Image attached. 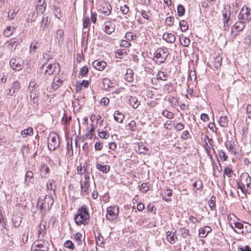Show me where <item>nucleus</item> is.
<instances>
[{
    "label": "nucleus",
    "instance_id": "obj_40",
    "mask_svg": "<svg viewBox=\"0 0 251 251\" xmlns=\"http://www.w3.org/2000/svg\"><path fill=\"white\" fill-rule=\"evenodd\" d=\"M224 173L225 176H226L228 177H231L233 174V171L230 168L225 167L224 170Z\"/></svg>",
    "mask_w": 251,
    "mask_h": 251
},
{
    "label": "nucleus",
    "instance_id": "obj_23",
    "mask_svg": "<svg viewBox=\"0 0 251 251\" xmlns=\"http://www.w3.org/2000/svg\"><path fill=\"white\" fill-rule=\"evenodd\" d=\"M96 167L98 170L105 174L108 173L110 170L109 165H102L100 163H97Z\"/></svg>",
    "mask_w": 251,
    "mask_h": 251
},
{
    "label": "nucleus",
    "instance_id": "obj_50",
    "mask_svg": "<svg viewBox=\"0 0 251 251\" xmlns=\"http://www.w3.org/2000/svg\"><path fill=\"white\" fill-rule=\"evenodd\" d=\"M174 21V17L173 16H170L167 17L165 20V24L167 25L171 26L173 25Z\"/></svg>",
    "mask_w": 251,
    "mask_h": 251
},
{
    "label": "nucleus",
    "instance_id": "obj_25",
    "mask_svg": "<svg viewBox=\"0 0 251 251\" xmlns=\"http://www.w3.org/2000/svg\"><path fill=\"white\" fill-rule=\"evenodd\" d=\"M50 22V19L48 17H43L42 18V20L40 22V26L43 31H45L47 29Z\"/></svg>",
    "mask_w": 251,
    "mask_h": 251
},
{
    "label": "nucleus",
    "instance_id": "obj_62",
    "mask_svg": "<svg viewBox=\"0 0 251 251\" xmlns=\"http://www.w3.org/2000/svg\"><path fill=\"white\" fill-rule=\"evenodd\" d=\"M189 135V132L188 130H185L182 132L181 137L183 140H186L188 138Z\"/></svg>",
    "mask_w": 251,
    "mask_h": 251
},
{
    "label": "nucleus",
    "instance_id": "obj_21",
    "mask_svg": "<svg viewBox=\"0 0 251 251\" xmlns=\"http://www.w3.org/2000/svg\"><path fill=\"white\" fill-rule=\"evenodd\" d=\"M128 101L129 104L134 109L137 108L140 104L136 97L129 96Z\"/></svg>",
    "mask_w": 251,
    "mask_h": 251
},
{
    "label": "nucleus",
    "instance_id": "obj_19",
    "mask_svg": "<svg viewBox=\"0 0 251 251\" xmlns=\"http://www.w3.org/2000/svg\"><path fill=\"white\" fill-rule=\"evenodd\" d=\"M163 39L167 42L170 43H173L176 39V37L174 34L167 32H165L163 34Z\"/></svg>",
    "mask_w": 251,
    "mask_h": 251
},
{
    "label": "nucleus",
    "instance_id": "obj_53",
    "mask_svg": "<svg viewBox=\"0 0 251 251\" xmlns=\"http://www.w3.org/2000/svg\"><path fill=\"white\" fill-rule=\"evenodd\" d=\"M20 88V85L18 81H14L12 84V89L15 92H17Z\"/></svg>",
    "mask_w": 251,
    "mask_h": 251
},
{
    "label": "nucleus",
    "instance_id": "obj_33",
    "mask_svg": "<svg viewBox=\"0 0 251 251\" xmlns=\"http://www.w3.org/2000/svg\"><path fill=\"white\" fill-rule=\"evenodd\" d=\"M44 201L46 203L48 208L52 206L54 201L52 197L50 195H46Z\"/></svg>",
    "mask_w": 251,
    "mask_h": 251
},
{
    "label": "nucleus",
    "instance_id": "obj_3",
    "mask_svg": "<svg viewBox=\"0 0 251 251\" xmlns=\"http://www.w3.org/2000/svg\"><path fill=\"white\" fill-rule=\"evenodd\" d=\"M169 53L167 48H158L154 53V57L159 60V64L164 63L167 58Z\"/></svg>",
    "mask_w": 251,
    "mask_h": 251
},
{
    "label": "nucleus",
    "instance_id": "obj_5",
    "mask_svg": "<svg viewBox=\"0 0 251 251\" xmlns=\"http://www.w3.org/2000/svg\"><path fill=\"white\" fill-rule=\"evenodd\" d=\"M238 18L239 20L249 23L251 20V9L244 5L240 10Z\"/></svg>",
    "mask_w": 251,
    "mask_h": 251
},
{
    "label": "nucleus",
    "instance_id": "obj_41",
    "mask_svg": "<svg viewBox=\"0 0 251 251\" xmlns=\"http://www.w3.org/2000/svg\"><path fill=\"white\" fill-rule=\"evenodd\" d=\"M38 13H39L38 12L37 10H34L29 13L28 16V21H30L31 22H34Z\"/></svg>",
    "mask_w": 251,
    "mask_h": 251
},
{
    "label": "nucleus",
    "instance_id": "obj_47",
    "mask_svg": "<svg viewBox=\"0 0 251 251\" xmlns=\"http://www.w3.org/2000/svg\"><path fill=\"white\" fill-rule=\"evenodd\" d=\"M214 67L218 69L222 64V58L220 57L217 56L214 60Z\"/></svg>",
    "mask_w": 251,
    "mask_h": 251
},
{
    "label": "nucleus",
    "instance_id": "obj_7",
    "mask_svg": "<svg viewBox=\"0 0 251 251\" xmlns=\"http://www.w3.org/2000/svg\"><path fill=\"white\" fill-rule=\"evenodd\" d=\"M230 8L229 5H225L222 11V21L224 24L223 27L224 30H226L229 27L228 23L231 15Z\"/></svg>",
    "mask_w": 251,
    "mask_h": 251
},
{
    "label": "nucleus",
    "instance_id": "obj_61",
    "mask_svg": "<svg viewBox=\"0 0 251 251\" xmlns=\"http://www.w3.org/2000/svg\"><path fill=\"white\" fill-rule=\"evenodd\" d=\"M247 115L249 119H251V105L248 104L246 108Z\"/></svg>",
    "mask_w": 251,
    "mask_h": 251
},
{
    "label": "nucleus",
    "instance_id": "obj_10",
    "mask_svg": "<svg viewBox=\"0 0 251 251\" xmlns=\"http://www.w3.org/2000/svg\"><path fill=\"white\" fill-rule=\"evenodd\" d=\"M99 9L102 13L105 15H109L111 13L112 7L108 2L103 1L99 6Z\"/></svg>",
    "mask_w": 251,
    "mask_h": 251
},
{
    "label": "nucleus",
    "instance_id": "obj_49",
    "mask_svg": "<svg viewBox=\"0 0 251 251\" xmlns=\"http://www.w3.org/2000/svg\"><path fill=\"white\" fill-rule=\"evenodd\" d=\"M64 246L71 250L75 249V245L74 243L70 240H67L64 243Z\"/></svg>",
    "mask_w": 251,
    "mask_h": 251
},
{
    "label": "nucleus",
    "instance_id": "obj_64",
    "mask_svg": "<svg viewBox=\"0 0 251 251\" xmlns=\"http://www.w3.org/2000/svg\"><path fill=\"white\" fill-rule=\"evenodd\" d=\"M96 150L100 151L102 149V143L100 142H96L95 145Z\"/></svg>",
    "mask_w": 251,
    "mask_h": 251
},
{
    "label": "nucleus",
    "instance_id": "obj_45",
    "mask_svg": "<svg viewBox=\"0 0 251 251\" xmlns=\"http://www.w3.org/2000/svg\"><path fill=\"white\" fill-rule=\"evenodd\" d=\"M157 79L162 80H166L167 78V75L165 74L164 72L159 71L157 75Z\"/></svg>",
    "mask_w": 251,
    "mask_h": 251
},
{
    "label": "nucleus",
    "instance_id": "obj_57",
    "mask_svg": "<svg viewBox=\"0 0 251 251\" xmlns=\"http://www.w3.org/2000/svg\"><path fill=\"white\" fill-rule=\"evenodd\" d=\"M100 137L104 139H107L109 137V134L105 131H101L99 133Z\"/></svg>",
    "mask_w": 251,
    "mask_h": 251
},
{
    "label": "nucleus",
    "instance_id": "obj_36",
    "mask_svg": "<svg viewBox=\"0 0 251 251\" xmlns=\"http://www.w3.org/2000/svg\"><path fill=\"white\" fill-rule=\"evenodd\" d=\"M209 206L211 210H214L216 206V197L212 196L208 201Z\"/></svg>",
    "mask_w": 251,
    "mask_h": 251
},
{
    "label": "nucleus",
    "instance_id": "obj_9",
    "mask_svg": "<svg viewBox=\"0 0 251 251\" xmlns=\"http://www.w3.org/2000/svg\"><path fill=\"white\" fill-rule=\"evenodd\" d=\"M9 64L11 68L16 71H20L23 67L22 61L20 58H12Z\"/></svg>",
    "mask_w": 251,
    "mask_h": 251
},
{
    "label": "nucleus",
    "instance_id": "obj_43",
    "mask_svg": "<svg viewBox=\"0 0 251 251\" xmlns=\"http://www.w3.org/2000/svg\"><path fill=\"white\" fill-rule=\"evenodd\" d=\"M162 115L169 119H172L174 118L173 113L167 110H163L162 112Z\"/></svg>",
    "mask_w": 251,
    "mask_h": 251
},
{
    "label": "nucleus",
    "instance_id": "obj_29",
    "mask_svg": "<svg viewBox=\"0 0 251 251\" xmlns=\"http://www.w3.org/2000/svg\"><path fill=\"white\" fill-rule=\"evenodd\" d=\"M125 79L128 82H132L133 80V72L131 69H127L126 73L125 75Z\"/></svg>",
    "mask_w": 251,
    "mask_h": 251
},
{
    "label": "nucleus",
    "instance_id": "obj_44",
    "mask_svg": "<svg viewBox=\"0 0 251 251\" xmlns=\"http://www.w3.org/2000/svg\"><path fill=\"white\" fill-rule=\"evenodd\" d=\"M127 126L128 129L132 131H135L137 129L136 124L134 121H131L128 123Z\"/></svg>",
    "mask_w": 251,
    "mask_h": 251
},
{
    "label": "nucleus",
    "instance_id": "obj_1",
    "mask_svg": "<svg viewBox=\"0 0 251 251\" xmlns=\"http://www.w3.org/2000/svg\"><path fill=\"white\" fill-rule=\"evenodd\" d=\"M75 221L77 225H86L90 220V214L85 205H83L77 210V213L75 216Z\"/></svg>",
    "mask_w": 251,
    "mask_h": 251
},
{
    "label": "nucleus",
    "instance_id": "obj_35",
    "mask_svg": "<svg viewBox=\"0 0 251 251\" xmlns=\"http://www.w3.org/2000/svg\"><path fill=\"white\" fill-rule=\"evenodd\" d=\"M179 25L181 30L182 32H185L188 29V25L187 22L185 20L180 21L179 22Z\"/></svg>",
    "mask_w": 251,
    "mask_h": 251
},
{
    "label": "nucleus",
    "instance_id": "obj_12",
    "mask_svg": "<svg viewBox=\"0 0 251 251\" xmlns=\"http://www.w3.org/2000/svg\"><path fill=\"white\" fill-rule=\"evenodd\" d=\"M246 23H247L242 20H239L236 22L233 26L231 31V33L233 32V28L236 30L238 32L242 31L245 27Z\"/></svg>",
    "mask_w": 251,
    "mask_h": 251
},
{
    "label": "nucleus",
    "instance_id": "obj_6",
    "mask_svg": "<svg viewBox=\"0 0 251 251\" xmlns=\"http://www.w3.org/2000/svg\"><path fill=\"white\" fill-rule=\"evenodd\" d=\"M50 244L45 240L36 241L31 247V250L35 251H48L49 249Z\"/></svg>",
    "mask_w": 251,
    "mask_h": 251
},
{
    "label": "nucleus",
    "instance_id": "obj_46",
    "mask_svg": "<svg viewBox=\"0 0 251 251\" xmlns=\"http://www.w3.org/2000/svg\"><path fill=\"white\" fill-rule=\"evenodd\" d=\"M125 37L128 41L135 40L136 36L135 34H133L132 32H127L126 34Z\"/></svg>",
    "mask_w": 251,
    "mask_h": 251
},
{
    "label": "nucleus",
    "instance_id": "obj_63",
    "mask_svg": "<svg viewBox=\"0 0 251 251\" xmlns=\"http://www.w3.org/2000/svg\"><path fill=\"white\" fill-rule=\"evenodd\" d=\"M22 240L24 244H25L28 240V232L25 231L22 236Z\"/></svg>",
    "mask_w": 251,
    "mask_h": 251
},
{
    "label": "nucleus",
    "instance_id": "obj_37",
    "mask_svg": "<svg viewBox=\"0 0 251 251\" xmlns=\"http://www.w3.org/2000/svg\"><path fill=\"white\" fill-rule=\"evenodd\" d=\"M39 46L40 43L38 41H34L33 43H32L30 47V52H36V50Z\"/></svg>",
    "mask_w": 251,
    "mask_h": 251
},
{
    "label": "nucleus",
    "instance_id": "obj_26",
    "mask_svg": "<svg viewBox=\"0 0 251 251\" xmlns=\"http://www.w3.org/2000/svg\"><path fill=\"white\" fill-rule=\"evenodd\" d=\"M114 118L118 123H122L124 119V115L119 111H116L114 114Z\"/></svg>",
    "mask_w": 251,
    "mask_h": 251
},
{
    "label": "nucleus",
    "instance_id": "obj_8",
    "mask_svg": "<svg viewBox=\"0 0 251 251\" xmlns=\"http://www.w3.org/2000/svg\"><path fill=\"white\" fill-rule=\"evenodd\" d=\"M106 218L110 221H113L117 218L119 213V208L118 206H110L107 208Z\"/></svg>",
    "mask_w": 251,
    "mask_h": 251
},
{
    "label": "nucleus",
    "instance_id": "obj_20",
    "mask_svg": "<svg viewBox=\"0 0 251 251\" xmlns=\"http://www.w3.org/2000/svg\"><path fill=\"white\" fill-rule=\"evenodd\" d=\"M63 81L62 79H60L58 76H55L51 84L52 89H57L62 85Z\"/></svg>",
    "mask_w": 251,
    "mask_h": 251
},
{
    "label": "nucleus",
    "instance_id": "obj_31",
    "mask_svg": "<svg viewBox=\"0 0 251 251\" xmlns=\"http://www.w3.org/2000/svg\"><path fill=\"white\" fill-rule=\"evenodd\" d=\"M163 199L164 200L166 201H169L171 200V199L167 198V197H168L170 198L172 196V195H173L172 191L170 190H168V189H167L166 190H164L163 192Z\"/></svg>",
    "mask_w": 251,
    "mask_h": 251
},
{
    "label": "nucleus",
    "instance_id": "obj_59",
    "mask_svg": "<svg viewBox=\"0 0 251 251\" xmlns=\"http://www.w3.org/2000/svg\"><path fill=\"white\" fill-rule=\"evenodd\" d=\"M140 190L143 192H147L149 191V187H148L147 183H143L141 184Z\"/></svg>",
    "mask_w": 251,
    "mask_h": 251
},
{
    "label": "nucleus",
    "instance_id": "obj_38",
    "mask_svg": "<svg viewBox=\"0 0 251 251\" xmlns=\"http://www.w3.org/2000/svg\"><path fill=\"white\" fill-rule=\"evenodd\" d=\"M15 30V28H12L10 26H7L4 31V35L5 37H9L12 35Z\"/></svg>",
    "mask_w": 251,
    "mask_h": 251
},
{
    "label": "nucleus",
    "instance_id": "obj_22",
    "mask_svg": "<svg viewBox=\"0 0 251 251\" xmlns=\"http://www.w3.org/2000/svg\"><path fill=\"white\" fill-rule=\"evenodd\" d=\"M6 44H8V48L9 50H14L18 45V40L16 38L11 39Z\"/></svg>",
    "mask_w": 251,
    "mask_h": 251
},
{
    "label": "nucleus",
    "instance_id": "obj_15",
    "mask_svg": "<svg viewBox=\"0 0 251 251\" xmlns=\"http://www.w3.org/2000/svg\"><path fill=\"white\" fill-rule=\"evenodd\" d=\"M36 3V10L39 13H43L47 6V4L45 3V0H38Z\"/></svg>",
    "mask_w": 251,
    "mask_h": 251
},
{
    "label": "nucleus",
    "instance_id": "obj_48",
    "mask_svg": "<svg viewBox=\"0 0 251 251\" xmlns=\"http://www.w3.org/2000/svg\"><path fill=\"white\" fill-rule=\"evenodd\" d=\"M243 232L244 234H246L247 233L251 232V225L245 223V226L244 225Z\"/></svg>",
    "mask_w": 251,
    "mask_h": 251
},
{
    "label": "nucleus",
    "instance_id": "obj_60",
    "mask_svg": "<svg viewBox=\"0 0 251 251\" xmlns=\"http://www.w3.org/2000/svg\"><path fill=\"white\" fill-rule=\"evenodd\" d=\"M33 177V173L31 171H27L26 173L25 176V181L26 182L28 180L27 179H30L32 178Z\"/></svg>",
    "mask_w": 251,
    "mask_h": 251
},
{
    "label": "nucleus",
    "instance_id": "obj_17",
    "mask_svg": "<svg viewBox=\"0 0 251 251\" xmlns=\"http://www.w3.org/2000/svg\"><path fill=\"white\" fill-rule=\"evenodd\" d=\"M212 229L209 226H205L204 228L199 229V236L201 238L205 237L209 233L211 232Z\"/></svg>",
    "mask_w": 251,
    "mask_h": 251
},
{
    "label": "nucleus",
    "instance_id": "obj_11",
    "mask_svg": "<svg viewBox=\"0 0 251 251\" xmlns=\"http://www.w3.org/2000/svg\"><path fill=\"white\" fill-rule=\"evenodd\" d=\"M56 68V64H49L47 66H45L44 64L41 67V70H42V72L44 71V74L46 75H50L54 72Z\"/></svg>",
    "mask_w": 251,
    "mask_h": 251
},
{
    "label": "nucleus",
    "instance_id": "obj_16",
    "mask_svg": "<svg viewBox=\"0 0 251 251\" xmlns=\"http://www.w3.org/2000/svg\"><path fill=\"white\" fill-rule=\"evenodd\" d=\"M93 66L99 71H102L106 66V63L104 61L95 60L92 63Z\"/></svg>",
    "mask_w": 251,
    "mask_h": 251
},
{
    "label": "nucleus",
    "instance_id": "obj_42",
    "mask_svg": "<svg viewBox=\"0 0 251 251\" xmlns=\"http://www.w3.org/2000/svg\"><path fill=\"white\" fill-rule=\"evenodd\" d=\"M53 183L54 181L53 180H50V179L47 184V189L49 191H52L53 193L55 194V187L53 188Z\"/></svg>",
    "mask_w": 251,
    "mask_h": 251
},
{
    "label": "nucleus",
    "instance_id": "obj_51",
    "mask_svg": "<svg viewBox=\"0 0 251 251\" xmlns=\"http://www.w3.org/2000/svg\"><path fill=\"white\" fill-rule=\"evenodd\" d=\"M88 73V68L87 67L84 66L80 69V72L79 74V75H81L82 76H86Z\"/></svg>",
    "mask_w": 251,
    "mask_h": 251
},
{
    "label": "nucleus",
    "instance_id": "obj_34",
    "mask_svg": "<svg viewBox=\"0 0 251 251\" xmlns=\"http://www.w3.org/2000/svg\"><path fill=\"white\" fill-rule=\"evenodd\" d=\"M96 241L97 245L100 247H104V245L105 243L103 237L100 234H99L98 236L96 237Z\"/></svg>",
    "mask_w": 251,
    "mask_h": 251
},
{
    "label": "nucleus",
    "instance_id": "obj_24",
    "mask_svg": "<svg viewBox=\"0 0 251 251\" xmlns=\"http://www.w3.org/2000/svg\"><path fill=\"white\" fill-rule=\"evenodd\" d=\"M166 238L168 241L172 244H174L177 239L175 232L168 231L166 232Z\"/></svg>",
    "mask_w": 251,
    "mask_h": 251
},
{
    "label": "nucleus",
    "instance_id": "obj_58",
    "mask_svg": "<svg viewBox=\"0 0 251 251\" xmlns=\"http://www.w3.org/2000/svg\"><path fill=\"white\" fill-rule=\"evenodd\" d=\"M89 24H90V19H89V17H85V19H84L83 23V27L85 28L88 27V26L89 25Z\"/></svg>",
    "mask_w": 251,
    "mask_h": 251
},
{
    "label": "nucleus",
    "instance_id": "obj_13",
    "mask_svg": "<svg viewBox=\"0 0 251 251\" xmlns=\"http://www.w3.org/2000/svg\"><path fill=\"white\" fill-rule=\"evenodd\" d=\"M104 30L106 33L110 34L114 31L115 25L111 22L106 21L104 23Z\"/></svg>",
    "mask_w": 251,
    "mask_h": 251
},
{
    "label": "nucleus",
    "instance_id": "obj_56",
    "mask_svg": "<svg viewBox=\"0 0 251 251\" xmlns=\"http://www.w3.org/2000/svg\"><path fill=\"white\" fill-rule=\"evenodd\" d=\"M121 11L124 14H127L129 11V7L126 4L123 5L121 6L120 8Z\"/></svg>",
    "mask_w": 251,
    "mask_h": 251
},
{
    "label": "nucleus",
    "instance_id": "obj_52",
    "mask_svg": "<svg viewBox=\"0 0 251 251\" xmlns=\"http://www.w3.org/2000/svg\"><path fill=\"white\" fill-rule=\"evenodd\" d=\"M193 186L194 188H195L196 190H200L202 187V182L200 180L196 181L193 184Z\"/></svg>",
    "mask_w": 251,
    "mask_h": 251
},
{
    "label": "nucleus",
    "instance_id": "obj_39",
    "mask_svg": "<svg viewBox=\"0 0 251 251\" xmlns=\"http://www.w3.org/2000/svg\"><path fill=\"white\" fill-rule=\"evenodd\" d=\"M185 9L183 5L179 4L177 7V15L178 16H182L184 15Z\"/></svg>",
    "mask_w": 251,
    "mask_h": 251
},
{
    "label": "nucleus",
    "instance_id": "obj_2",
    "mask_svg": "<svg viewBox=\"0 0 251 251\" xmlns=\"http://www.w3.org/2000/svg\"><path fill=\"white\" fill-rule=\"evenodd\" d=\"M238 188L245 195L251 194V177L246 173L242 174L240 182L237 183Z\"/></svg>",
    "mask_w": 251,
    "mask_h": 251
},
{
    "label": "nucleus",
    "instance_id": "obj_30",
    "mask_svg": "<svg viewBox=\"0 0 251 251\" xmlns=\"http://www.w3.org/2000/svg\"><path fill=\"white\" fill-rule=\"evenodd\" d=\"M220 126L225 127L228 126V118L226 116H221L219 120Z\"/></svg>",
    "mask_w": 251,
    "mask_h": 251
},
{
    "label": "nucleus",
    "instance_id": "obj_4",
    "mask_svg": "<svg viewBox=\"0 0 251 251\" xmlns=\"http://www.w3.org/2000/svg\"><path fill=\"white\" fill-rule=\"evenodd\" d=\"M60 139L58 135L50 134L48 139V146L50 151H54L60 145Z\"/></svg>",
    "mask_w": 251,
    "mask_h": 251
},
{
    "label": "nucleus",
    "instance_id": "obj_18",
    "mask_svg": "<svg viewBox=\"0 0 251 251\" xmlns=\"http://www.w3.org/2000/svg\"><path fill=\"white\" fill-rule=\"evenodd\" d=\"M233 223L234 227L237 228V229H234V231L238 234H244V225L240 222L235 221V219H233Z\"/></svg>",
    "mask_w": 251,
    "mask_h": 251
},
{
    "label": "nucleus",
    "instance_id": "obj_55",
    "mask_svg": "<svg viewBox=\"0 0 251 251\" xmlns=\"http://www.w3.org/2000/svg\"><path fill=\"white\" fill-rule=\"evenodd\" d=\"M220 158L223 161H226L228 159V156L226 155L225 151H220L219 152Z\"/></svg>",
    "mask_w": 251,
    "mask_h": 251
},
{
    "label": "nucleus",
    "instance_id": "obj_14",
    "mask_svg": "<svg viewBox=\"0 0 251 251\" xmlns=\"http://www.w3.org/2000/svg\"><path fill=\"white\" fill-rule=\"evenodd\" d=\"M81 195L85 196L89 193L88 189L90 187V182L88 180L80 182Z\"/></svg>",
    "mask_w": 251,
    "mask_h": 251
},
{
    "label": "nucleus",
    "instance_id": "obj_28",
    "mask_svg": "<svg viewBox=\"0 0 251 251\" xmlns=\"http://www.w3.org/2000/svg\"><path fill=\"white\" fill-rule=\"evenodd\" d=\"M179 40L180 44L184 47H188L190 44V40L183 35L180 36Z\"/></svg>",
    "mask_w": 251,
    "mask_h": 251
},
{
    "label": "nucleus",
    "instance_id": "obj_54",
    "mask_svg": "<svg viewBox=\"0 0 251 251\" xmlns=\"http://www.w3.org/2000/svg\"><path fill=\"white\" fill-rule=\"evenodd\" d=\"M173 126L175 128L177 131H180L184 127V126L182 124L179 123L175 124L174 122H173Z\"/></svg>",
    "mask_w": 251,
    "mask_h": 251
},
{
    "label": "nucleus",
    "instance_id": "obj_27",
    "mask_svg": "<svg viewBox=\"0 0 251 251\" xmlns=\"http://www.w3.org/2000/svg\"><path fill=\"white\" fill-rule=\"evenodd\" d=\"M82 235L79 232H77L74 235V241L79 246H82Z\"/></svg>",
    "mask_w": 251,
    "mask_h": 251
},
{
    "label": "nucleus",
    "instance_id": "obj_32",
    "mask_svg": "<svg viewBox=\"0 0 251 251\" xmlns=\"http://www.w3.org/2000/svg\"><path fill=\"white\" fill-rule=\"evenodd\" d=\"M33 130L32 127H29L21 131V135L23 138H26L28 135H32Z\"/></svg>",
    "mask_w": 251,
    "mask_h": 251
}]
</instances>
